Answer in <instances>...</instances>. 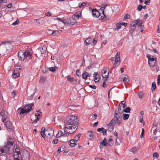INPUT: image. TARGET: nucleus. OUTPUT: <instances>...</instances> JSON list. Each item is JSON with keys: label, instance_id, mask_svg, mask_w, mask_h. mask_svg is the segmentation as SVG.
Instances as JSON below:
<instances>
[{"label": "nucleus", "instance_id": "nucleus-55", "mask_svg": "<svg viewBox=\"0 0 160 160\" xmlns=\"http://www.w3.org/2000/svg\"><path fill=\"white\" fill-rule=\"evenodd\" d=\"M153 157H156L157 158L159 156V155L157 152H155L153 154Z\"/></svg>", "mask_w": 160, "mask_h": 160}, {"label": "nucleus", "instance_id": "nucleus-31", "mask_svg": "<svg viewBox=\"0 0 160 160\" xmlns=\"http://www.w3.org/2000/svg\"><path fill=\"white\" fill-rule=\"evenodd\" d=\"M129 115L128 114L124 113L122 115V118L124 120H125L128 119L129 117Z\"/></svg>", "mask_w": 160, "mask_h": 160}, {"label": "nucleus", "instance_id": "nucleus-50", "mask_svg": "<svg viewBox=\"0 0 160 160\" xmlns=\"http://www.w3.org/2000/svg\"><path fill=\"white\" fill-rule=\"evenodd\" d=\"M58 139L55 138L52 141V143L53 144H56L58 142Z\"/></svg>", "mask_w": 160, "mask_h": 160}, {"label": "nucleus", "instance_id": "nucleus-22", "mask_svg": "<svg viewBox=\"0 0 160 160\" xmlns=\"http://www.w3.org/2000/svg\"><path fill=\"white\" fill-rule=\"evenodd\" d=\"M67 77V80L68 81L74 83H76V81L74 80V78L69 76H68Z\"/></svg>", "mask_w": 160, "mask_h": 160}, {"label": "nucleus", "instance_id": "nucleus-29", "mask_svg": "<svg viewBox=\"0 0 160 160\" xmlns=\"http://www.w3.org/2000/svg\"><path fill=\"white\" fill-rule=\"evenodd\" d=\"M58 69V68L56 66H55L54 67H52L50 68H48V70L52 72H54L55 71Z\"/></svg>", "mask_w": 160, "mask_h": 160}, {"label": "nucleus", "instance_id": "nucleus-28", "mask_svg": "<svg viewBox=\"0 0 160 160\" xmlns=\"http://www.w3.org/2000/svg\"><path fill=\"white\" fill-rule=\"evenodd\" d=\"M41 50H40V51L42 54H44L45 53L46 50H47V47L46 46H43L41 48Z\"/></svg>", "mask_w": 160, "mask_h": 160}, {"label": "nucleus", "instance_id": "nucleus-54", "mask_svg": "<svg viewBox=\"0 0 160 160\" xmlns=\"http://www.w3.org/2000/svg\"><path fill=\"white\" fill-rule=\"evenodd\" d=\"M129 18H130L129 15L128 14H126L125 15L124 18L125 19H129Z\"/></svg>", "mask_w": 160, "mask_h": 160}, {"label": "nucleus", "instance_id": "nucleus-41", "mask_svg": "<svg viewBox=\"0 0 160 160\" xmlns=\"http://www.w3.org/2000/svg\"><path fill=\"white\" fill-rule=\"evenodd\" d=\"M128 76L127 75H126L125 77L123 78V81L124 82H129V80L128 79Z\"/></svg>", "mask_w": 160, "mask_h": 160}, {"label": "nucleus", "instance_id": "nucleus-32", "mask_svg": "<svg viewBox=\"0 0 160 160\" xmlns=\"http://www.w3.org/2000/svg\"><path fill=\"white\" fill-rule=\"evenodd\" d=\"M116 27L115 28V31H118L121 28L122 25L121 23H117L116 24Z\"/></svg>", "mask_w": 160, "mask_h": 160}, {"label": "nucleus", "instance_id": "nucleus-14", "mask_svg": "<svg viewBox=\"0 0 160 160\" xmlns=\"http://www.w3.org/2000/svg\"><path fill=\"white\" fill-rule=\"evenodd\" d=\"M108 72L107 74L106 75H105L104 76L102 75V77L103 78H105V79H104L103 82L102 83V86L104 88H106L107 87V86L106 85V83L105 82L107 80V78L108 77V75L109 74V69H108Z\"/></svg>", "mask_w": 160, "mask_h": 160}, {"label": "nucleus", "instance_id": "nucleus-36", "mask_svg": "<svg viewBox=\"0 0 160 160\" xmlns=\"http://www.w3.org/2000/svg\"><path fill=\"white\" fill-rule=\"evenodd\" d=\"M131 28L129 29V31L130 33H132L136 29V26L131 27Z\"/></svg>", "mask_w": 160, "mask_h": 160}, {"label": "nucleus", "instance_id": "nucleus-3", "mask_svg": "<svg viewBox=\"0 0 160 160\" xmlns=\"http://www.w3.org/2000/svg\"><path fill=\"white\" fill-rule=\"evenodd\" d=\"M54 132V130L51 128H49L45 130V127H42L40 132V134L43 138L47 137V138H50L53 135Z\"/></svg>", "mask_w": 160, "mask_h": 160}, {"label": "nucleus", "instance_id": "nucleus-21", "mask_svg": "<svg viewBox=\"0 0 160 160\" xmlns=\"http://www.w3.org/2000/svg\"><path fill=\"white\" fill-rule=\"evenodd\" d=\"M134 23H136V25L138 26L139 27H141L142 26V22L141 20L137 19L134 20Z\"/></svg>", "mask_w": 160, "mask_h": 160}, {"label": "nucleus", "instance_id": "nucleus-4", "mask_svg": "<svg viewBox=\"0 0 160 160\" xmlns=\"http://www.w3.org/2000/svg\"><path fill=\"white\" fill-rule=\"evenodd\" d=\"M19 60L24 61L25 58H28V59L32 58V55L28 51L23 52L22 51H20L18 54Z\"/></svg>", "mask_w": 160, "mask_h": 160}, {"label": "nucleus", "instance_id": "nucleus-1", "mask_svg": "<svg viewBox=\"0 0 160 160\" xmlns=\"http://www.w3.org/2000/svg\"><path fill=\"white\" fill-rule=\"evenodd\" d=\"M79 124L76 116L71 115L68 116L64 126V131L68 133H73L77 130Z\"/></svg>", "mask_w": 160, "mask_h": 160}, {"label": "nucleus", "instance_id": "nucleus-47", "mask_svg": "<svg viewBox=\"0 0 160 160\" xmlns=\"http://www.w3.org/2000/svg\"><path fill=\"white\" fill-rule=\"evenodd\" d=\"M76 75L78 77L81 76V72H80V69H78L76 70Z\"/></svg>", "mask_w": 160, "mask_h": 160}, {"label": "nucleus", "instance_id": "nucleus-56", "mask_svg": "<svg viewBox=\"0 0 160 160\" xmlns=\"http://www.w3.org/2000/svg\"><path fill=\"white\" fill-rule=\"evenodd\" d=\"M150 0H145L144 3L146 5H149L150 4Z\"/></svg>", "mask_w": 160, "mask_h": 160}, {"label": "nucleus", "instance_id": "nucleus-5", "mask_svg": "<svg viewBox=\"0 0 160 160\" xmlns=\"http://www.w3.org/2000/svg\"><path fill=\"white\" fill-rule=\"evenodd\" d=\"M34 106V104L32 103L26 104L25 106V109L23 108H19L18 112L20 114H23L25 113H27L30 112L32 109V107Z\"/></svg>", "mask_w": 160, "mask_h": 160}, {"label": "nucleus", "instance_id": "nucleus-42", "mask_svg": "<svg viewBox=\"0 0 160 160\" xmlns=\"http://www.w3.org/2000/svg\"><path fill=\"white\" fill-rule=\"evenodd\" d=\"M131 110V108L130 107H128L125 109H124V112L126 113H129Z\"/></svg>", "mask_w": 160, "mask_h": 160}, {"label": "nucleus", "instance_id": "nucleus-30", "mask_svg": "<svg viewBox=\"0 0 160 160\" xmlns=\"http://www.w3.org/2000/svg\"><path fill=\"white\" fill-rule=\"evenodd\" d=\"M88 134V135L89 136V138L90 139L92 138H93L94 135L93 134V132H92L91 131H88L87 132Z\"/></svg>", "mask_w": 160, "mask_h": 160}, {"label": "nucleus", "instance_id": "nucleus-18", "mask_svg": "<svg viewBox=\"0 0 160 160\" xmlns=\"http://www.w3.org/2000/svg\"><path fill=\"white\" fill-rule=\"evenodd\" d=\"M0 114L2 117V122H4L7 118V115L5 114V111H2L0 113Z\"/></svg>", "mask_w": 160, "mask_h": 160}, {"label": "nucleus", "instance_id": "nucleus-23", "mask_svg": "<svg viewBox=\"0 0 160 160\" xmlns=\"http://www.w3.org/2000/svg\"><path fill=\"white\" fill-rule=\"evenodd\" d=\"M65 135V134L63 133V132L60 130L58 132L56 136V137L59 138L62 136H64Z\"/></svg>", "mask_w": 160, "mask_h": 160}, {"label": "nucleus", "instance_id": "nucleus-24", "mask_svg": "<svg viewBox=\"0 0 160 160\" xmlns=\"http://www.w3.org/2000/svg\"><path fill=\"white\" fill-rule=\"evenodd\" d=\"M69 142V145H70L71 147H74V146L76 145V142L75 140H74V139H72L70 140V141Z\"/></svg>", "mask_w": 160, "mask_h": 160}, {"label": "nucleus", "instance_id": "nucleus-11", "mask_svg": "<svg viewBox=\"0 0 160 160\" xmlns=\"http://www.w3.org/2000/svg\"><path fill=\"white\" fill-rule=\"evenodd\" d=\"M19 149L18 148H16L15 149V151L14 153V155L13 156V158L14 160H20V159L21 157V155H20L21 152H20L19 151H18Z\"/></svg>", "mask_w": 160, "mask_h": 160}, {"label": "nucleus", "instance_id": "nucleus-46", "mask_svg": "<svg viewBox=\"0 0 160 160\" xmlns=\"http://www.w3.org/2000/svg\"><path fill=\"white\" fill-rule=\"evenodd\" d=\"M156 62L155 61L150 62L149 63H148V64L151 67H153L155 65Z\"/></svg>", "mask_w": 160, "mask_h": 160}, {"label": "nucleus", "instance_id": "nucleus-12", "mask_svg": "<svg viewBox=\"0 0 160 160\" xmlns=\"http://www.w3.org/2000/svg\"><path fill=\"white\" fill-rule=\"evenodd\" d=\"M114 118H115L118 121V124L119 125L121 123L122 118L121 115L118 114V112H117V111L116 110L115 111Z\"/></svg>", "mask_w": 160, "mask_h": 160}, {"label": "nucleus", "instance_id": "nucleus-33", "mask_svg": "<svg viewBox=\"0 0 160 160\" xmlns=\"http://www.w3.org/2000/svg\"><path fill=\"white\" fill-rule=\"evenodd\" d=\"M65 147L64 145H62L61 146V147H59L58 149V152L60 153V152L63 151L64 150Z\"/></svg>", "mask_w": 160, "mask_h": 160}, {"label": "nucleus", "instance_id": "nucleus-64", "mask_svg": "<svg viewBox=\"0 0 160 160\" xmlns=\"http://www.w3.org/2000/svg\"><path fill=\"white\" fill-rule=\"evenodd\" d=\"M94 78V81L95 82H98L99 81V80L98 79V77H95Z\"/></svg>", "mask_w": 160, "mask_h": 160}, {"label": "nucleus", "instance_id": "nucleus-51", "mask_svg": "<svg viewBox=\"0 0 160 160\" xmlns=\"http://www.w3.org/2000/svg\"><path fill=\"white\" fill-rule=\"evenodd\" d=\"M101 72L102 73V76H104V75L107 72V70L105 69V68L103 69L101 71Z\"/></svg>", "mask_w": 160, "mask_h": 160}, {"label": "nucleus", "instance_id": "nucleus-8", "mask_svg": "<svg viewBox=\"0 0 160 160\" xmlns=\"http://www.w3.org/2000/svg\"><path fill=\"white\" fill-rule=\"evenodd\" d=\"M2 45V50L3 52H7L8 53H9L12 50V45L8 42H5Z\"/></svg>", "mask_w": 160, "mask_h": 160}, {"label": "nucleus", "instance_id": "nucleus-10", "mask_svg": "<svg viewBox=\"0 0 160 160\" xmlns=\"http://www.w3.org/2000/svg\"><path fill=\"white\" fill-rule=\"evenodd\" d=\"M114 65L115 67H118L120 64V53L118 52L117 53L115 58Z\"/></svg>", "mask_w": 160, "mask_h": 160}, {"label": "nucleus", "instance_id": "nucleus-17", "mask_svg": "<svg viewBox=\"0 0 160 160\" xmlns=\"http://www.w3.org/2000/svg\"><path fill=\"white\" fill-rule=\"evenodd\" d=\"M81 13L79 12H78L75 13V14L73 15L72 18L75 19L76 21L79 19V17L81 16Z\"/></svg>", "mask_w": 160, "mask_h": 160}, {"label": "nucleus", "instance_id": "nucleus-59", "mask_svg": "<svg viewBox=\"0 0 160 160\" xmlns=\"http://www.w3.org/2000/svg\"><path fill=\"white\" fill-rule=\"evenodd\" d=\"M108 126L109 127H112V126H113L114 127V125H113V124L111 122H110L108 124Z\"/></svg>", "mask_w": 160, "mask_h": 160}, {"label": "nucleus", "instance_id": "nucleus-52", "mask_svg": "<svg viewBox=\"0 0 160 160\" xmlns=\"http://www.w3.org/2000/svg\"><path fill=\"white\" fill-rule=\"evenodd\" d=\"M142 8V6L141 5H139L137 8V10L140 11Z\"/></svg>", "mask_w": 160, "mask_h": 160}, {"label": "nucleus", "instance_id": "nucleus-53", "mask_svg": "<svg viewBox=\"0 0 160 160\" xmlns=\"http://www.w3.org/2000/svg\"><path fill=\"white\" fill-rule=\"evenodd\" d=\"M107 129H106L104 128L103 130H102V131L103 133V135H106L107 134Z\"/></svg>", "mask_w": 160, "mask_h": 160}, {"label": "nucleus", "instance_id": "nucleus-58", "mask_svg": "<svg viewBox=\"0 0 160 160\" xmlns=\"http://www.w3.org/2000/svg\"><path fill=\"white\" fill-rule=\"evenodd\" d=\"M117 139H118V137H117L116 138V142H115V145L117 146L119 145L120 144L119 142H118Z\"/></svg>", "mask_w": 160, "mask_h": 160}, {"label": "nucleus", "instance_id": "nucleus-45", "mask_svg": "<svg viewBox=\"0 0 160 160\" xmlns=\"http://www.w3.org/2000/svg\"><path fill=\"white\" fill-rule=\"evenodd\" d=\"M137 148L136 147H134L133 148H132L131 150L130 151L132 152H136L137 150Z\"/></svg>", "mask_w": 160, "mask_h": 160}, {"label": "nucleus", "instance_id": "nucleus-38", "mask_svg": "<svg viewBox=\"0 0 160 160\" xmlns=\"http://www.w3.org/2000/svg\"><path fill=\"white\" fill-rule=\"evenodd\" d=\"M92 40L90 38H88L85 40V44L87 45H88L91 41Z\"/></svg>", "mask_w": 160, "mask_h": 160}, {"label": "nucleus", "instance_id": "nucleus-63", "mask_svg": "<svg viewBox=\"0 0 160 160\" xmlns=\"http://www.w3.org/2000/svg\"><path fill=\"white\" fill-rule=\"evenodd\" d=\"M12 3H10L8 4V5L7 6V7L8 8H11L12 7Z\"/></svg>", "mask_w": 160, "mask_h": 160}, {"label": "nucleus", "instance_id": "nucleus-49", "mask_svg": "<svg viewBox=\"0 0 160 160\" xmlns=\"http://www.w3.org/2000/svg\"><path fill=\"white\" fill-rule=\"evenodd\" d=\"M144 95V94L143 92H140L138 94V96L140 98H142V96Z\"/></svg>", "mask_w": 160, "mask_h": 160}, {"label": "nucleus", "instance_id": "nucleus-48", "mask_svg": "<svg viewBox=\"0 0 160 160\" xmlns=\"http://www.w3.org/2000/svg\"><path fill=\"white\" fill-rule=\"evenodd\" d=\"M79 135H80V134H78L77 135H76L74 138H75V139H74V140H75L76 142H77V141L79 140V139L80 138V136Z\"/></svg>", "mask_w": 160, "mask_h": 160}, {"label": "nucleus", "instance_id": "nucleus-6", "mask_svg": "<svg viewBox=\"0 0 160 160\" xmlns=\"http://www.w3.org/2000/svg\"><path fill=\"white\" fill-rule=\"evenodd\" d=\"M14 150L12 149L10 147L8 146L7 145L0 148V155L2 156L3 154L2 153H5L10 154Z\"/></svg>", "mask_w": 160, "mask_h": 160}, {"label": "nucleus", "instance_id": "nucleus-44", "mask_svg": "<svg viewBox=\"0 0 160 160\" xmlns=\"http://www.w3.org/2000/svg\"><path fill=\"white\" fill-rule=\"evenodd\" d=\"M19 23V20L17 19L15 22L12 23L11 25L13 26H15L17 25Z\"/></svg>", "mask_w": 160, "mask_h": 160}, {"label": "nucleus", "instance_id": "nucleus-26", "mask_svg": "<svg viewBox=\"0 0 160 160\" xmlns=\"http://www.w3.org/2000/svg\"><path fill=\"white\" fill-rule=\"evenodd\" d=\"M100 143L104 146L106 147L107 146L108 142L107 139L105 138L102 142H100Z\"/></svg>", "mask_w": 160, "mask_h": 160}, {"label": "nucleus", "instance_id": "nucleus-9", "mask_svg": "<svg viewBox=\"0 0 160 160\" xmlns=\"http://www.w3.org/2000/svg\"><path fill=\"white\" fill-rule=\"evenodd\" d=\"M89 11H91V13L92 16L95 18H98L100 16V10H98L96 8L92 9L90 7L89 8Z\"/></svg>", "mask_w": 160, "mask_h": 160}, {"label": "nucleus", "instance_id": "nucleus-35", "mask_svg": "<svg viewBox=\"0 0 160 160\" xmlns=\"http://www.w3.org/2000/svg\"><path fill=\"white\" fill-rule=\"evenodd\" d=\"M152 86L151 90L152 92L154 91L155 89L156 88V83L155 82H153L152 83Z\"/></svg>", "mask_w": 160, "mask_h": 160}, {"label": "nucleus", "instance_id": "nucleus-57", "mask_svg": "<svg viewBox=\"0 0 160 160\" xmlns=\"http://www.w3.org/2000/svg\"><path fill=\"white\" fill-rule=\"evenodd\" d=\"M89 87L91 88L95 89L96 88V86L95 85H89Z\"/></svg>", "mask_w": 160, "mask_h": 160}, {"label": "nucleus", "instance_id": "nucleus-40", "mask_svg": "<svg viewBox=\"0 0 160 160\" xmlns=\"http://www.w3.org/2000/svg\"><path fill=\"white\" fill-rule=\"evenodd\" d=\"M59 34V31L58 30L54 31L51 33V35L53 36H56Z\"/></svg>", "mask_w": 160, "mask_h": 160}, {"label": "nucleus", "instance_id": "nucleus-62", "mask_svg": "<svg viewBox=\"0 0 160 160\" xmlns=\"http://www.w3.org/2000/svg\"><path fill=\"white\" fill-rule=\"evenodd\" d=\"M104 129V128H103L102 127L101 128H98L97 129V131L100 132L101 131H102V130H103Z\"/></svg>", "mask_w": 160, "mask_h": 160}, {"label": "nucleus", "instance_id": "nucleus-39", "mask_svg": "<svg viewBox=\"0 0 160 160\" xmlns=\"http://www.w3.org/2000/svg\"><path fill=\"white\" fill-rule=\"evenodd\" d=\"M87 72L85 71L83 72V73L82 74V78L84 79H86L87 78Z\"/></svg>", "mask_w": 160, "mask_h": 160}, {"label": "nucleus", "instance_id": "nucleus-15", "mask_svg": "<svg viewBox=\"0 0 160 160\" xmlns=\"http://www.w3.org/2000/svg\"><path fill=\"white\" fill-rule=\"evenodd\" d=\"M147 57L148 59V63H149L150 62H152L153 61L156 62V58H155L154 56H152L148 54L147 55Z\"/></svg>", "mask_w": 160, "mask_h": 160}, {"label": "nucleus", "instance_id": "nucleus-13", "mask_svg": "<svg viewBox=\"0 0 160 160\" xmlns=\"http://www.w3.org/2000/svg\"><path fill=\"white\" fill-rule=\"evenodd\" d=\"M67 24H68L71 25H74L77 22L76 20L72 17L67 18Z\"/></svg>", "mask_w": 160, "mask_h": 160}, {"label": "nucleus", "instance_id": "nucleus-60", "mask_svg": "<svg viewBox=\"0 0 160 160\" xmlns=\"http://www.w3.org/2000/svg\"><path fill=\"white\" fill-rule=\"evenodd\" d=\"M45 15L46 16H51L52 15V14L51 12H47L45 14Z\"/></svg>", "mask_w": 160, "mask_h": 160}, {"label": "nucleus", "instance_id": "nucleus-16", "mask_svg": "<svg viewBox=\"0 0 160 160\" xmlns=\"http://www.w3.org/2000/svg\"><path fill=\"white\" fill-rule=\"evenodd\" d=\"M13 140L11 138L10 139V141H8L7 142V144L6 145L10 147L12 149L14 150V147L13 146Z\"/></svg>", "mask_w": 160, "mask_h": 160}, {"label": "nucleus", "instance_id": "nucleus-2", "mask_svg": "<svg viewBox=\"0 0 160 160\" xmlns=\"http://www.w3.org/2000/svg\"><path fill=\"white\" fill-rule=\"evenodd\" d=\"M108 5L107 4H103L101 7L100 10L102 11V12L103 14V16H101L100 18V20H102L105 18H106L107 17H110L112 16V9L110 7H108L107 8H106Z\"/></svg>", "mask_w": 160, "mask_h": 160}, {"label": "nucleus", "instance_id": "nucleus-7", "mask_svg": "<svg viewBox=\"0 0 160 160\" xmlns=\"http://www.w3.org/2000/svg\"><path fill=\"white\" fill-rule=\"evenodd\" d=\"M21 158L20 157V160H29V153L27 150L23 149L21 151Z\"/></svg>", "mask_w": 160, "mask_h": 160}, {"label": "nucleus", "instance_id": "nucleus-61", "mask_svg": "<svg viewBox=\"0 0 160 160\" xmlns=\"http://www.w3.org/2000/svg\"><path fill=\"white\" fill-rule=\"evenodd\" d=\"M93 46H94L95 45L97 42V40L95 39V38H94L93 40Z\"/></svg>", "mask_w": 160, "mask_h": 160}, {"label": "nucleus", "instance_id": "nucleus-20", "mask_svg": "<svg viewBox=\"0 0 160 160\" xmlns=\"http://www.w3.org/2000/svg\"><path fill=\"white\" fill-rule=\"evenodd\" d=\"M89 3L88 2H83L82 3H79L78 4V7L80 8H83L84 6L87 5H89Z\"/></svg>", "mask_w": 160, "mask_h": 160}, {"label": "nucleus", "instance_id": "nucleus-37", "mask_svg": "<svg viewBox=\"0 0 160 160\" xmlns=\"http://www.w3.org/2000/svg\"><path fill=\"white\" fill-rule=\"evenodd\" d=\"M110 122L112 123L113 125H115L116 123H118V120H117L115 118H113V119H112Z\"/></svg>", "mask_w": 160, "mask_h": 160}, {"label": "nucleus", "instance_id": "nucleus-27", "mask_svg": "<svg viewBox=\"0 0 160 160\" xmlns=\"http://www.w3.org/2000/svg\"><path fill=\"white\" fill-rule=\"evenodd\" d=\"M35 119H33V118H31V120L32 121V123H37V121L39 119V118L38 117H37V116L35 115Z\"/></svg>", "mask_w": 160, "mask_h": 160}, {"label": "nucleus", "instance_id": "nucleus-25", "mask_svg": "<svg viewBox=\"0 0 160 160\" xmlns=\"http://www.w3.org/2000/svg\"><path fill=\"white\" fill-rule=\"evenodd\" d=\"M15 70H14V72H15ZM20 76L19 73L18 72L17 73H14L13 72L12 74V77L13 78H16L18 77H19Z\"/></svg>", "mask_w": 160, "mask_h": 160}, {"label": "nucleus", "instance_id": "nucleus-34", "mask_svg": "<svg viewBox=\"0 0 160 160\" xmlns=\"http://www.w3.org/2000/svg\"><path fill=\"white\" fill-rule=\"evenodd\" d=\"M56 19L58 20H59L60 21L62 22L64 24H65V25L67 24V19H62L61 18H56Z\"/></svg>", "mask_w": 160, "mask_h": 160}, {"label": "nucleus", "instance_id": "nucleus-43", "mask_svg": "<svg viewBox=\"0 0 160 160\" xmlns=\"http://www.w3.org/2000/svg\"><path fill=\"white\" fill-rule=\"evenodd\" d=\"M117 111L118 114L121 115L122 113L124 112V109L123 110H122L121 108H118V110Z\"/></svg>", "mask_w": 160, "mask_h": 160}, {"label": "nucleus", "instance_id": "nucleus-19", "mask_svg": "<svg viewBox=\"0 0 160 160\" xmlns=\"http://www.w3.org/2000/svg\"><path fill=\"white\" fill-rule=\"evenodd\" d=\"M5 126L8 129H12V124L9 121H7L6 122H5Z\"/></svg>", "mask_w": 160, "mask_h": 160}]
</instances>
